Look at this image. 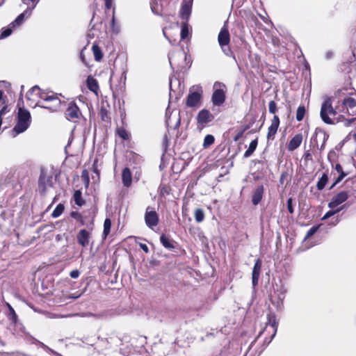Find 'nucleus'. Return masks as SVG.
<instances>
[{
  "mask_svg": "<svg viewBox=\"0 0 356 356\" xmlns=\"http://www.w3.org/2000/svg\"><path fill=\"white\" fill-rule=\"evenodd\" d=\"M338 111H341L338 120L344 122L346 127H348L355 120V118H347L356 115V94L345 97L338 103Z\"/></svg>",
  "mask_w": 356,
  "mask_h": 356,
  "instance_id": "1",
  "label": "nucleus"
},
{
  "mask_svg": "<svg viewBox=\"0 0 356 356\" xmlns=\"http://www.w3.org/2000/svg\"><path fill=\"white\" fill-rule=\"evenodd\" d=\"M264 193V187L263 185L257 186L253 191L252 195V203L253 205H257L261 200Z\"/></svg>",
  "mask_w": 356,
  "mask_h": 356,
  "instance_id": "16",
  "label": "nucleus"
},
{
  "mask_svg": "<svg viewBox=\"0 0 356 356\" xmlns=\"http://www.w3.org/2000/svg\"><path fill=\"white\" fill-rule=\"evenodd\" d=\"M177 57L185 58V54L182 50H178L177 51L172 52L168 56L170 64L172 67L174 65H176V58Z\"/></svg>",
  "mask_w": 356,
  "mask_h": 356,
  "instance_id": "22",
  "label": "nucleus"
},
{
  "mask_svg": "<svg viewBox=\"0 0 356 356\" xmlns=\"http://www.w3.org/2000/svg\"><path fill=\"white\" fill-rule=\"evenodd\" d=\"M87 86L90 91L97 94V90H99V86L95 79L89 76L87 79Z\"/></svg>",
  "mask_w": 356,
  "mask_h": 356,
  "instance_id": "24",
  "label": "nucleus"
},
{
  "mask_svg": "<svg viewBox=\"0 0 356 356\" xmlns=\"http://www.w3.org/2000/svg\"><path fill=\"white\" fill-rule=\"evenodd\" d=\"M5 218H6L5 211L1 207H0V218L4 220Z\"/></svg>",
  "mask_w": 356,
  "mask_h": 356,
  "instance_id": "55",
  "label": "nucleus"
},
{
  "mask_svg": "<svg viewBox=\"0 0 356 356\" xmlns=\"http://www.w3.org/2000/svg\"><path fill=\"white\" fill-rule=\"evenodd\" d=\"M349 195L346 191H341L334 195L331 201L328 203V207L330 209H334L339 204H342L348 200Z\"/></svg>",
  "mask_w": 356,
  "mask_h": 356,
  "instance_id": "12",
  "label": "nucleus"
},
{
  "mask_svg": "<svg viewBox=\"0 0 356 356\" xmlns=\"http://www.w3.org/2000/svg\"><path fill=\"white\" fill-rule=\"evenodd\" d=\"M214 143V137L212 135H207L204 139L203 145L204 147H209Z\"/></svg>",
  "mask_w": 356,
  "mask_h": 356,
  "instance_id": "41",
  "label": "nucleus"
},
{
  "mask_svg": "<svg viewBox=\"0 0 356 356\" xmlns=\"http://www.w3.org/2000/svg\"><path fill=\"white\" fill-rule=\"evenodd\" d=\"M14 29L10 25L8 27L3 28L0 35V39H3L8 37L13 32Z\"/></svg>",
  "mask_w": 356,
  "mask_h": 356,
  "instance_id": "36",
  "label": "nucleus"
},
{
  "mask_svg": "<svg viewBox=\"0 0 356 356\" xmlns=\"http://www.w3.org/2000/svg\"><path fill=\"white\" fill-rule=\"evenodd\" d=\"M145 222L146 225L150 229H153L158 225L159 216L152 207H147L145 213Z\"/></svg>",
  "mask_w": 356,
  "mask_h": 356,
  "instance_id": "9",
  "label": "nucleus"
},
{
  "mask_svg": "<svg viewBox=\"0 0 356 356\" xmlns=\"http://www.w3.org/2000/svg\"><path fill=\"white\" fill-rule=\"evenodd\" d=\"M64 211V206L62 204H59L56 206L55 209L52 212L53 218H58L60 216Z\"/></svg>",
  "mask_w": 356,
  "mask_h": 356,
  "instance_id": "38",
  "label": "nucleus"
},
{
  "mask_svg": "<svg viewBox=\"0 0 356 356\" xmlns=\"http://www.w3.org/2000/svg\"><path fill=\"white\" fill-rule=\"evenodd\" d=\"M302 135L301 134H298L295 135L289 141L288 144L287 149L289 151L292 152L297 149L302 143Z\"/></svg>",
  "mask_w": 356,
  "mask_h": 356,
  "instance_id": "19",
  "label": "nucleus"
},
{
  "mask_svg": "<svg viewBox=\"0 0 356 356\" xmlns=\"http://www.w3.org/2000/svg\"><path fill=\"white\" fill-rule=\"evenodd\" d=\"M80 275V273L78 270H74L70 272V275L72 278H77Z\"/></svg>",
  "mask_w": 356,
  "mask_h": 356,
  "instance_id": "50",
  "label": "nucleus"
},
{
  "mask_svg": "<svg viewBox=\"0 0 356 356\" xmlns=\"http://www.w3.org/2000/svg\"><path fill=\"white\" fill-rule=\"evenodd\" d=\"M111 220L109 218H106L104 222L103 236L106 238L111 232Z\"/></svg>",
  "mask_w": 356,
  "mask_h": 356,
  "instance_id": "31",
  "label": "nucleus"
},
{
  "mask_svg": "<svg viewBox=\"0 0 356 356\" xmlns=\"http://www.w3.org/2000/svg\"><path fill=\"white\" fill-rule=\"evenodd\" d=\"M213 90L211 101L214 106H219L225 101L226 86L224 83L216 81L213 84Z\"/></svg>",
  "mask_w": 356,
  "mask_h": 356,
  "instance_id": "7",
  "label": "nucleus"
},
{
  "mask_svg": "<svg viewBox=\"0 0 356 356\" xmlns=\"http://www.w3.org/2000/svg\"><path fill=\"white\" fill-rule=\"evenodd\" d=\"M332 56V53L331 51H329V52L326 53V58H330Z\"/></svg>",
  "mask_w": 356,
  "mask_h": 356,
  "instance_id": "57",
  "label": "nucleus"
},
{
  "mask_svg": "<svg viewBox=\"0 0 356 356\" xmlns=\"http://www.w3.org/2000/svg\"><path fill=\"white\" fill-rule=\"evenodd\" d=\"M79 295H77V296L74 295V296H72V298H79Z\"/></svg>",
  "mask_w": 356,
  "mask_h": 356,
  "instance_id": "64",
  "label": "nucleus"
},
{
  "mask_svg": "<svg viewBox=\"0 0 356 356\" xmlns=\"http://www.w3.org/2000/svg\"><path fill=\"white\" fill-rule=\"evenodd\" d=\"M116 132L123 140H128L129 138V133L124 128H118Z\"/></svg>",
  "mask_w": 356,
  "mask_h": 356,
  "instance_id": "39",
  "label": "nucleus"
},
{
  "mask_svg": "<svg viewBox=\"0 0 356 356\" xmlns=\"http://www.w3.org/2000/svg\"><path fill=\"white\" fill-rule=\"evenodd\" d=\"M115 23V18H114V14L113 15V18H112V24H114Z\"/></svg>",
  "mask_w": 356,
  "mask_h": 356,
  "instance_id": "63",
  "label": "nucleus"
},
{
  "mask_svg": "<svg viewBox=\"0 0 356 356\" xmlns=\"http://www.w3.org/2000/svg\"><path fill=\"white\" fill-rule=\"evenodd\" d=\"M329 138V135L323 130L316 129L312 138H311V144L314 146V155L318 160L321 157V152L324 150L326 141Z\"/></svg>",
  "mask_w": 356,
  "mask_h": 356,
  "instance_id": "3",
  "label": "nucleus"
},
{
  "mask_svg": "<svg viewBox=\"0 0 356 356\" xmlns=\"http://www.w3.org/2000/svg\"><path fill=\"white\" fill-rule=\"evenodd\" d=\"M270 325L273 329V334L271 337V339L275 337L276 332H277V323L276 322L275 319L273 318L272 320L271 318H269V323L268 324L266 325V327Z\"/></svg>",
  "mask_w": 356,
  "mask_h": 356,
  "instance_id": "40",
  "label": "nucleus"
},
{
  "mask_svg": "<svg viewBox=\"0 0 356 356\" xmlns=\"http://www.w3.org/2000/svg\"><path fill=\"white\" fill-rule=\"evenodd\" d=\"M92 49L95 56V59L97 61H100L103 57L101 49L97 45L93 44Z\"/></svg>",
  "mask_w": 356,
  "mask_h": 356,
  "instance_id": "29",
  "label": "nucleus"
},
{
  "mask_svg": "<svg viewBox=\"0 0 356 356\" xmlns=\"http://www.w3.org/2000/svg\"><path fill=\"white\" fill-rule=\"evenodd\" d=\"M303 159L305 161H313L312 155L309 150L305 152L303 154Z\"/></svg>",
  "mask_w": 356,
  "mask_h": 356,
  "instance_id": "48",
  "label": "nucleus"
},
{
  "mask_svg": "<svg viewBox=\"0 0 356 356\" xmlns=\"http://www.w3.org/2000/svg\"><path fill=\"white\" fill-rule=\"evenodd\" d=\"M305 112H306V110H305V106H300L297 109L296 116V120L299 122L302 120V119L304 118V116L305 115Z\"/></svg>",
  "mask_w": 356,
  "mask_h": 356,
  "instance_id": "34",
  "label": "nucleus"
},
{
  "mask_svg": "<svg viewBox=\"0 0 356 356\" xmlns=\"http://www.w3.org/2000/svg\"><path fill=\"white\" fill-rule=\"evenodd\" d=\"M139 246L140 247V248L145 252V253H148L149 252V248L147 247V245L145 243H139Z\"/></svg>",
  "mask_w": 356,
  "mask_h": 356,
  "instance_id": "52",
  "label": "nucleus"
},
{
  "mask_svg": "<svg viewBox=\"0 0 356 356\" xmlns=\"http://www.w3.org/2000/svg\"><path fill=\"white\" fill-rule=\"evenodd\" d=\"M8 310H9V313L8 314V317L9 320L13 323H16L17 321V316L14 309L9 304H8Z\"/></svg>",
  "mask_w": 356,
  "mask_h": 356,
  "instance_id": "32",
  "label": "nucleus"
},
{
  "mask_svg": "<svg viewBox=\"0 0 356 356\" xmlns=\"http://www.w3.org/2000/svg\"><path fill=\"white\" fill-rule=\"evenodd\" d=\"M70 216L77 221L80 222L82 225H87L83 216L80 213L77 211H72L71 212Z\"/></svg>",
  "mask_w": 356,
  "mask_h": 356,
  "instance_id": "37",
  "label": "nucleus"
},
{
  "mask_svg": "<svg viewBox=\"0 0 356 356\" xmlns=\"http://www.w3.org/2000/svg\"><path fill=\"white\" fill-rule=\"evenodd\" d=\"M90 229H92L93 218H92V220L90 221Z\"/></svg>",
  "mask_w": 356,
  "mask_h": 356,
  "instance_id": "61",
  "label": "nucleus"
},
{
  "mask_svg": "<svg viewBox=\"0 0 356 356\" xmlns=\"http://www.w3.org/2000/svg\"><path fill=\"white\" fill-rule=\"evenodd\" d=\"M3 92L0 90V101L3 99Z\"/></svg>",
  "mask_w": 356,
  "mask_h": 356,
  "instance_id": "60",
  "label": "nucleus"
},
{
  "mask_svg": "<svg viewBox=\"0 0 356 356\" xmlns=\"http://www.w3.org/2000/svg\"><path fill=\"white\" fill-rule=\"evenodd\" d=\"M328 181V177L326 173H323L321 177L319 179V180L317 182L316 187L318 190L321 191L323 190L325 185L327 184Z\"/></svg>",
  "mask_w": 356,
  "mask_h": 356,
  "instance_id": "28",
  "label": "nucleus"
},
{
  "mask_svg": "<svg viewBox=\"0 0 356 356\" xmlns=\"http://www.w3.org/2000/svg\"><path fill=\"white\" fill-rule=\"evenodd\" d=\"M344 208V206H342L339 208H337V209L334 210L333 209H332V210H330L329 211H327L324 216L322 218V220H325L327 219H328L329 218H330L331 216L335 215L336 213H337L338 212H339L340 211H341Z\"/></svg>",
  "mask_w": 356,
  "mask_h": 356,
  "instance_id": "35",
  "label": "nucleus"
},
{
  "mask_svg": "<svg viewBox=\"0 0 356 356\" xmlns=\"http://www.w3.org/2000/svg\"><path fill=\"white\" fill-rule=\"evenodd\" d=\"M160 241L161 244L168 250H172L175 248L173 241L167 237L165 234H162L160 236Z\"/></svg>",
  "mask_w": 356,
  "mask_h": 356,
  "instance_id": "25",
  "label": "nucleus"
},
{
  "mask_svg": "<svg viewBox=\"0 0 356 356\" xmlns=\"http://www.w3.org/2000/svg\"><path fill=\"white\" fill-rule=\"evenodd\" d=\"M45 102H51L54 103V107H60V99L58 98L57 94H54L53 92L48 93L47 95V99Z\"/></svg>",
  "mask_w": 356,
  "mask_h": 356,
  "instance_id": "23",
  "label": "nucleus"
},
{
  "mask_svg": "<svg viewBox=\"0 0 356 356\" xmlns=\"http://www.w3.org/2000/svg\"><path fill=\"white\" fill-rule=\"evenodd\" d=\"M280 125V119L277 115H274L271 124L268 127L267 138L268 140H273L275 138V135L276 134L278 127Z\"/></svg>",
  "mask_w": 356,
  "mask_h": 356,
  "instance_id": "14",
  "label": "nucleus"
},
{
  "mask_svg": "<svg viewBox=\"0 0 356 356\" xmlns=\"http://www.w3.org/2000/svg\"><path fill=\"white\" fill-rule=\"evenodd\" d=\"M202 98V91L199 89L196 91L190 90L186 99V105L188 107H199L201 105V100Z\"/></svg>",
  "mask_w": 356,
  "mask_h": 356,
  "instance_id": "10",
  "label": "nucleus"
},
{
  "mask_svg": "<svg viewBox=\"0 0 356 356\" xmlns=\"http://www.w3.org/2000/svg\"><path fill=\"white\" fill-rule=\"evenodd\" d=\"M31 122V116L30 112L24 108H19L17 113V122L12 131L14 136L24 132L30 126Z\"/></svg>",
  "mask_w": 356,
  "mask_h": 356,
  "instance_id": "4",
  "label": "nucleus"
},
{
  "mask_svg": "<svg viewBox=\"0 0 356 356\" xmlns=\"http://www.w3.org/2000/svg\"><path fill=\"white\" fill-rule=\"evenodd\" d=\"M53 186V175L46 169L42 168L38 179V191L41 195H44L49 188Z\"/></svg>",
  "mask_w": 356,
  "mask_h": 356,
  "instance_id": "6",
  "label": "nucleus"
},
{
  "mask_svg": "<svg viewBox=\"0 0 356 356\" xmlns=\"http://www.w3.org/2000/svg\"><path fill=\"white\" fill-rule=\"evenodd\" d=\"M335 170L339 173V175L336 179L334 183L332 184V186L330 187V188H333L334 185H336L337 183L340 182L344 178V177L346 175V174L343 171L342 167L340 164L337 163L335 165Z\"/></svg>",
  "mask_w": 356,
  "mask_h": 356,
  "instance_id": "27",
  "label": "nucleus"
},
{
  "mask_svg": "<svg viewBox=\"0 0 356 356\" xmlns=\"http://www.w3.org/2000/svg\"><path fill=\"white\" fill-rule=\"evenodd\" d=\"M74 200L75 203L79 206H82L84 204L85 201L82 198L81 192L78 190L76 191L74 193Z\"/></svg>",
  "mask_w": 356,
  "mask_h": 356,
  "instance_id": "30",
  "label": "nucleus"
},
{
  "mask_svg": "<svg viewBox=\"0 0 356 356\" xmlns=\"http://www.w3.org/2000/svg\"><path fill=\"white\" fill-rule=\"evenodd\" d=\"M287 209L290 213L292 214L294 212L292 198H289L287 200Z\"/></svg>",
  "mask_w": 356,
  "mask_h": 356,
  "instance_id": "49",
  "label": "nucleus"
},
{
  "mask_svg": "<svg viewBox=\"0 0 356 356\" xmlns=\"http://www.w3.org/2000/svg\"><path fill=\"white\" fill-rule=\"evenodd\" d=\"M286 293V289L284 287H281L280 293L277 295L279 302L282 303Z\"/></svg>",
  "mask_w": 356,
  "mask_h": 356,
  "instance_id": "45",
  "label": "nucleus"
},
{
  "mask_svg": "<svg viewBox=\"0 0 356 356\" xmlns=\"http://www.w3.org/2000/svg\"><path fill=\"white\" fill-rule=\"evenodd\" d=\"M214 117L211 112L207 109L201 110L196 118L198 125L204 127L207 124L211 122Z\"/></svg>",
  "mask_w": 356,
  "mask_h": 356,
  "instance_id": "11",
  "label": "nucleus"
},
{
  "mask_svg": "<svg viewBox=\"0 0 356 356\" xmlns=\"http://www.w3.org/2000/svg\"><path fill=\"white\" fill-rule=\"evenodd\" d=\"M78 243L83 247H86L89 243L90 232L86 229H81L77 234Z\"/></svg>",
  "mask_w": 356,
  "mask_h": 356,
  "instance_id": "17",
  "label": "nucleus"
},
{
  "mask_svg": "<svg viewBox=\"0 0 356 356\" xmlns=\"http://www.w3.org/2000/svg\"><path fill=\"white\" fill-rule=\"evenodd\" d=\"M261 265L262 262L260 259H257L255 261V264L254 265L253 269H252V286L255 287L259 281L261 269Z\"/></svg>",
  "mask_w": 356,
  "mask_h": 356,
  "instance_id": "15",
  "label": "nucleus"
},
{
  "mask_svg": "<svg viewBox=\"0 0 356 356\" xmlns=\"http://www.w3.org/2000/svg\"><path fill=\"white\" fill-rule=\"evenodd\" d=\"M188 35V28L186 22L183 23L181 30V38L182 40L187 38Z\"/></svg>",
  "mask_w": 356,
  "mask_h": 356,
  "instance_id": "42",
  "label": "nucleus"
},
{
  "mask_svg": "<svg viewBox=\"0 0 356 356\" xmlns=\"http://www.w3.org/2000/svg\"><path fill=\"white\" fill-rule=\"evenodd\" d=\"M339 114H341V111H338V104L334 108L330 98L326 99L323 102L320 115L325 123L334 124L335 121L339 122L338 117Z\"/></svg>",
  "mask_w": 356,
  "mask_h": 356,
  "instance_id": "2",
  "label": "nucleus"
},
{
  "mask_svg": "<svg viewBox=\"0 0 356 356\" xmlns=\"http://www.w3.org/2000/svg\"><path fill=\"white\" fill-rule=\"evenodd\" d=\"M33 93H35L41 99L44 100L45 102V100L47 99V92H44V91H42L41 90V89L38 86H33L26 94V98L28 99H31V96L33 94Z\"/></svg>",
  "mask_w": 356,
  "mask_h": 356,
  "instance_id": "20",
  "label": "nucleus"
},
{
  "mask_svg": "<svg viewBox=\"0 0 356 356\" xmlns=\"http://www.w3.org/2000/svg\"><path fill=\"white\" fill-rule=\"evenodd\" d=\"M94 172L97 175V176H99V172H98V170H97V168H94Z\"/></svg>",
  "mask_w": 356,
  "mask_h": 356,
  "instance_id": "62",
  "label": "nucleus"
},
{
  "mask_svg": "<svg viewBox=\"0 0 356 356\" xmlns=\"http://www.w3.org/2000/svg\"><path fill=\"white\" fill-rule=\"evenodd\" d=\"M36 106H40L42 108H46V109H48L49 111H51V112H54V111H56L58 109L59 107H54V103H52L51 105H47V104H42V105H40L39 102H38L36 104Z\"/></svg>",
  "mask_w": 356,
  "mask_h": 356,
  "instance_id": "46",
  "label": "nucleus"
},
{
  "mask_svg": "<svg viewBox=\"0 0 356 356\" xmlns=\"http://www.w3.org/2000/svg\"><path fill=\"white\" fill-rule=\"evenodd\" d=\"M38 343L41 346V347H42L45 350H47V351H50V352H53V350L49 348L48 346H47L45 344H44L43 343L40 342V341H38Z\"/></svg>",
  "mask_w": 356,
  "mask_h": 356,
  "instance_id": "54",
  "label": "nucleus"
},
{
  "mask_svg": "<svg viewBox=\"0 0 356 356\" xmlns=\"http://www.w3.org/2000/svg\"><path fill=\"white\" fill-rule=\"evenodd\" d=\"M122 183L125 187H129L131 184L132 177L129 168H125L122 174Z\"/></svg>",
  "mask_w": 356,
  "mask_h": 356,
  "instance_id": "21",
  "label": "nucleus"
},
{
  "mask_svg": "<svg viewBox=\"0 0 356 356\" xmlns=\"http://www.w3.org/2000/svg\"><path fill=\"white\" fill-rule=\"evenodd\" d=\"M151 9L154 14L159 15L161 13V9L156 1H152L151 3Z\"/></svg>",
  "mask_w": 356,
  "mask_h": 356,
  "instance_id": "43",
  "label": "nucleus"
},
{
  "mask_svg": "<svg viewBox=\"0 0 356 356\" xmlns=\"http://www.w3.org/2000/svg\"><path fill=\"white\" fill-rule=\"evenodd\" d=\"M195 219L197 222H201L204 219V213L202 209H197L195 211Z\"/></svg>",
  "mask_w": 356,
  "mask_h": 356,
  "instance_id": "33",
  "label": "nucleus"
},
{
  "mask_svg": "<svg viewBox=\"0 0 356 356\" xmlns=\"http://www.w3.org/2000/svg\"><path fill=\"white\" fill-rule=\"evenodd\" d=\"M191 1H192V0H188V2L184 1L182 3L181 8L180 16L183 19H184L186 21H188V19L191 15V5H192Z\"/></svg>",
  "mask_w": 356,
  "mask_h": 356,
  "instance_id": "18",
  "label": "nucleus"
},
{
  "mask_svg": "<svg viewBox=\"0 0 356 356\" xmlns=\"http://www.w3.org/2000/svg\"><path fill=\"white\" fill-rule=\"evenodd\" d=\"M339 222V219L337 218H336L335 221L332 222V225L335 226L337 224H338Z\"/></svg>",
  "mask_w": 356,
  "mask_h": 356,
  "instance_id": "59",
  "label": "nucleus"
},
{
  "mask_svg": "<svg viewBox=\"0 0 356 356\" xmlns=\"http://www.w3.org/2000/svg\"><path fill=\"white\" fill-rule=\"evenodd\" d=\"M72 140H73V138H72V136H70V139H69L68 143H67V146L65 147V148H67V146H69V145L71 144V143H72Z\"/></svg>",
  "mask_w": 356,
  "mask_h": 356,
  "instance_id": "58",
  "label": "nucleus"
},
{
  "mask_svg": "<svg viewBox=\"0 0 356 356\" xmlns=\"http://www.w3.org/2000/svg\"><path fill=\"white\" fill-rule=\"evenodd\" d=\"M226 24L227 22H225L224 26L222 27L218 36V41L220 47L227 46L230 41V35Z\"/></svg>",
  "mask_w": 356,
  "mask_h": 356,
  "instance_id": "13",
  "label": "nucleus"
},
{
  "mask_svg": "<svg viewBox=\"0 0 356 356\" xmlns=\"http://www.w3.org/2000/svg\"><path fill=\"white\" fill-rule=\"evenodd\" d=\"M113 4V0H105V6L106 9H111Z\"/></svg>",
  "mask_w": 356,
  "mask_h": 356,
  "instance_id": "53",
  "label": "nucleus"
},
{
  "mask_svg": "<svg viewBox=\"0 0 356 356\" xmlns=\"http://www.w3.org/2000/svg\"><path fill=\"white\" fill-rule=\"evenodd\" d=\"M66 118L73 122H77L82 116L80 109L74 102H70L65 111Z\"/></svg>",
  "mask_w": 356,
  "mask_h": 356,
  "instance_id": "8",
  "label": "nucleus"
},
{
  "mask_svg": "<svg viewBox=\"0 0 356 356\" xmlns=\"http://www.w3.org/2000/svg\"><path fill=\"white\" fill-rule=\"evenodd\" d=\"M221 49L225 55H227V56L231 55L232 51H231L230 49L229 48L228 45L223 46V47H221Z\"/></svg>",
  "mask_w": 356,
  "mask_h": 356,
  "instance_id": "51",
  "label": "nucleus"
},
{
  "mask_svg": "<svg viewBox=\"0 0 356 356\" xmlns=\"http://www.w3.org/2000/svg\"><path fill=\"white\" fill-rule=\"evenodd\" d=\"M257 140H253L251 141V143L249 145L248 149L245 152L243 156L245 158L250 157L253 152L255 151L257 146Z\"/></svg>",
  "mask_w": 356,
  "mask_h": 356,
  "instance_id": "26",
  "label": "nucleus"
},
{
  "mask_svg": "<svg viewBox=\"0 0 356 356\" xmlns=\"http://www.w3.org/2000/svg\"><path fill=\"white\" fill-rule=\"evenodd\" d=\"M40 0H22V3L27 6L26 9L21 13L10 24L13 29H16L21 26L26 19L29 18L33 10L35 8Z\"/></svg>",
  "mask_w": 356,
  "mask_h": 356,
  "instance_id": "5",
  "label": "nucleus"
},
{
  "mask_svg": "<svg viewBox=\"0 0 356 356\" xmlns=\"http://www.w3.org/2000/svg\"><path fill=\"white\" fill-rule=\"evenodd\" d=\"M268 109L270 113L275 114L277 111V104L274 101H270L268 104Z\"/></svg>",
  "mask_w": 356,
  "mask_h": 356,
  "instance_id": "47",
  "label": "nucleus"
},
{
  "mask_svg": "<svg viewBox=\"0 0 356 356\" xmlns=\"http://www.w3.org/2000/svg\"><path fill=\"white\" fill-rule=\"evenodd\" d=\"M319 228V225L318 226H313L312 227H311L309 231L307 232L305 237V240H307V238H310L312 236H313L316 232L317 230Z\"/></svg>",
  "mask_w": 356,
  "mask_h": 356,
  "instance_id": "44",
  "label": "nucleus"
},
{
  "mask_svg": "<svg viewBox=\"0 0 356 356\" xmlns=\"http://www.w3.org/2000/svg\"><path fill=\"white\" fill-rule=\"evenodd\" d=\"M80 58H81L82 62L85 63V57H84L83 53L82 51L80 54Z\"/></svg>",
  "mask_w": 356,
  "mask_h": 356,
  "instance_id": "56",
  "label": "nucleus"
}]
</instances>
